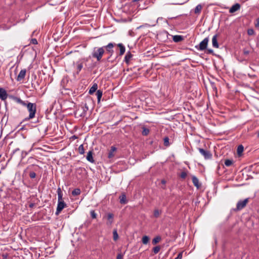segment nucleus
Returning a JSON list of instances; mask_svg holds the SVG:
<instances>
[{
    "mask_svg": "<svg viewBox=\"0 0 259 259\" xmlns=\"http://www.w3.org/2000/svg\"><path fill=\"white\" fill-rule=\"evenodd\" d=\"M10 98L21 105L26 107L29 113V116L24 119V121H28L33 118L36 112V105L35 103H32L28 101H24L20 98L14 96H10Z\"/></svg>",
    "mask_w": 259,
    "mask_h": 259,
    "instance_id": "f257e3e1",
    "label": "nucleus"
},
{
    "mask_svg": "<svg viewBox=\"0 0 259 259\" xmlns=\"http://www.w3.org/2000/svg\"><path fill=\"white\" fill-rule=\"evenodd\" d=\"M40 167L38 165L35 164H31L28 166L24 170V172H29V175L31 179H34L36 177L35 171H37Z\"/></svg>",
    "mask_w": 259,
    "mask_h": 259,
    "instance_id": "f03ea898",
    "label": "nucleus"
},
{
    "mask_svg": "<svg viewBox=\"0 0 259 259\" xmlns=\"http://www.w3.org/2000/svg\"><path fill=\"white\" fill-rule=\"evenodd\" d=\"M92 58L95 59L97 61V51L95 50V48L92 54V56L89 57V58L87 60V66L91 70H92L96 66V61H94Z\"/></svg>",
    "mask_w": 259,
    "mask_h": 259,
    "instance_id": "7ed1b4c3",
    "label": "nucleus"
},
{
    "mask_svg": "<svg viewBox=\"0 0 259 259\" xmlns=\"http://www.w3.org/2000/svg\"><path fill=\"white\" fill-rule=\"evenodd\" d=\"M249 198H246L244 200H240L237 203L236 207L234 209L235 211H238L244 208L249 202Z\"/></svg>",
    "mask_w": 259,
    "mask_h": 259,
    "instance_id": "20e7f679",
    "label": "nucleus"
},
{
    "mask_svg": "<svg viewBox=\"0 0 259 259\" xmlns=\"http://www.w3.org/2000/svg\"><path fill=\"white\" fill-rule=\"evenodd\" d=\"M208 41L209 38L207 37L201 41L198 46H195V48L199 51H204L207 49Z\"/></svg>",
    "mask_w": 259,
    "mask_h": 259,
    "instance_id": "39448f33",
    "label": "nucleus"
},
{
    "mask_svg": "<svg viewBox=\"0 0 259 259\" xmlns=\"http://www.w3.org/2000/svg\"><path fill=\"white\" fill-rule=\"evenodd\" d=\"M198 150L205 159H210L212 158V154L208 150L199 148Z\"/></svg>",
    "mask_w": 259,
    "mask_h": 259,
    "instance_id": "423d86ee",
    "label": "nucleus"
},
{
    "mask_svg": "<svg viewBox=\"0 0 259 259\" xmlns=\"http://www.w3.org/2000/svg\"><path fill=\"white\" fill-rule=\"evenodd\" d=\"M66 207V204L64 201L58 202L57 209L55 214L58 215L63 208Z\"/></svg>",
    "mask_w": 259,
    "mask_h": 259,
    "instance_id": "0eeeda50",
    "label": "nucleus"
},
{
    "mask_svg": "<svg viewBox=\"0 0 259 259\" xmlns=\"http://www.w3.org/2000/svg\"><path fill=\"white\" fill-rule=\"evenodd\" d=\"M115 45V44L110 42L108 44L107 46H105L104 48L106 49V52L110 54V57H111L114 51L113 50V48Z\"/></svg>",
    "mask_w": 259,
    "mask_h": 259,
    "instance_id": "6e6552de",
    "label": "nucleus"
},
{
    "mask_svg": "<svg viewBox=\"0 0 259 259\" xmlns=\"http://www.w3.org/2000/svg\"><path fill=\"white\" fill-rule=\"evenodd\" d=\"M26 73V70L25 69H22L19 72L16 80L18 81H21L24 78Z\"/></svg>",
    "mask_w": 259,
    "mask_h": 259,
    "instance_id": "1a4fd4ad",
    "label": "nucleus"
},
{
    "mask_svg": "<svg viewBox=\"0 0 259 259\" xmlns=\"http://www.w3.org/2000/svg\"><path fill=\"white\" fill-rule=\"evenodd\" d=\"M8 97V94L6 92V91L2 88H0V99L3 100L5 101L7 99Z\"/></svg>",
    "mask_w": 259,
    "mask_h": 259,
    "instance_id": "9d476101",
    "label": "nucleus"
},
{
    "mask_svg": "<svg viewBox=\"0 0 259 259\" xmlns=\"http://www.w3.org/2000/svg\"><path fill=\"white\" fill-rule=\"evenodd\" d=\"M241 6L239 4L236 3L232 6L229 10V13H234L240 9Z\"/></svg>",
    "mask_w": 259,
    "mask_h": 259,
    "instance_id": "9b49d317",
    "label": "nucleus"
},
{
    "mask_svg": "<svg viewBox=\"0 0 259 259\" xmlns=\"http://www.w3.org/2000/svg\"><path fill=\"white\" fill-rule=\"evenodd\" d=\"M106 218L107 219V224L108 225H111L113 222L114 215L113 213H109L106 215Z\"/></svg>",
    "mask_w": 259,
    "mask_h": 259,
    "instance_id": "f8f14e48",
    "label": "nucleus"
},
{
    "mask_svg": "<svg viewBox=\"0 0 259 259\" xmlns=\"http://www.w3.org/2000/svg\"><path fill=\"white\" fill-rule=\"evenodd\" d=\"M218 35H214L212 38V45L215 48H219V45L217 40Z\"/></svg>",
    "mask_w": 259,
    "mask_h": 259,
    "instance_id": "ddd939ff",
    "label": "nucleus"
},
{
    "mask_svg": "<svg viewBox=\"0 0 259 259\" xmlns=\"http://www.w3.org/2000/svg\"><path fill=\"white\" fill-rule=\"evenodd\" d=\"M133 55L131 54L130 52H128L125 57H124V61L127 64H129L131 60V58L133 57Z\"/></svg>",
    "mask_w": 259,
    "mask_h": 259,
    "instance_id": "4468645a",
    "label": "nucleus"
},
{
    "mask_svg": "<svg viewBox=\"0 0 259 259\" xmlns=\"http://www.w3.org/2000/svg\"><path fill=\"white\" fill-rule=\"evenodd\" d=\"M58 202L64 201L63 200V194L62 190L60 187L57 189Z\"/></svg>",
    "mask_w": 259,
    "mask_h": 259,
    "instance_id": "2eb2a0df",
    "label": "nucleus"
},
{
    "mask_svg": "<svg viewBox=\"0 0 259 259\" xmlns=\"http://www.w3.org/2000/svg\"><path fill=\"white\" fill-rule=\"evenodd\" d=\"M117 46L119 48V50H120L119 56L123 55L125 51V47L121 43L117 44Z\"/></svg>",
    "mask_w": 259,
    "mask_h": 259,
    "instance_id": "dca6fc26",
    "label": "nucleus"
},
{
    "mask_svg": "<svg viewBox=\"0 0 259 259\" xmlns=\"http://www.w3.org/2000/svg\"><path fill=\"white\" fill-rule=\"evenodd\" d=\"M120 203L121 204H126L127 201L126 199V195L124 193H122L121 195L119 196Z\"/></svg>",
    "mask_w": 259,
    "mask_h": 259,
    "instance_id": "f3484780",
    "label": "nucleus"
},
{
    "mask_svg": "<svg viewBox=\"0 0 259 259\" xmlns=\"http://www.w3.org/2000/svg\"><path fill=\"white\" fill-rule=\"evenodd\" d=\"M172 39L175 42H179L182 41L184 39V38L183 36L181 35H176L173 36Z\"/></svg>",
    "mask_w": 259,
    "mask_h": 259,
    "instance_id": "a211bd4d",
    "label": "nucleus"
},
{
    "mask_svg": "<svg viewBox=\"0 0 259 259\" xmlns=\"http://www.w3.org/2000/svg\"><path fill=\"white\" fill-rule=\"evenodd\" d=\"M192 182L194 185L197 188L200 187V185L199 183V180L195 176H193L192 178Z\"/></svg>",
    "mask_w": 259,
    "mask_h": 259,
    "instance_id": "6ab92c4d",
    "label": "nucleus"
},
{
    "mask_svg": "<svg viewBox=\"0 0 259 259\" xmlns=\"http://www.w3.org/2000/svg\"><path fill=\"white\" fill-rule=\"evenodd\" d=\"M97 90V83H94L93 85L90 88L89 91V93L90 95H92Z\"/></svg>",
    "mask_w": 259,
    "mask_h": 259,
    "instance_id": "aec40b11",
    "label": "nucleus"
},
{
    "mask_svg": "<svg viewBox=\"0 0 259 259\" xmlns=\"http://www.w3.org/2000/svg\"><path fill=\"white\" fill-rule=\"evenodd\" d=\"M87 159L91 162H94V160L93 157V152L92 151H89L88 152Z\"/></svg>",
    "mask_w": 259,
    "mask_h": 259,
    "instance_id": "412c9836",
    "label": "nucleus"
},
{
    "mask_svg": "<svg viewBox=\"0 0 259 259\" xmlns=\"http://www.w3.org/2000/svg\"><path fill=\"white\" fill-rule=\"evenodd\" d=\"M104 52H105L104 47L98 49V61H99L101 59Z\"/></svg>",
    "mask_w": 259,
    "mask_h": 259,
    "instance_id": "4be33fe9",
    "label": "nucleus"
},
{
    "mask_svg": "<svg viewBox=\"0 0 259 259\" xmlns=\"http://www.w3.org/2000/svg\"><path fill=\"white\" fill-rule=\"evenodd\" d=\"M202 9V6L201 4L198 5L194 9V13L196 14H199Z\"/></svg>",
    "mask_w": 259,
    "mask_h": 259,
    "instance_id": "5701e85b",
    "label": "nucleus"
},
{
    "mask_svg": "<svg viewBox=\"0 0 259 259\" xmlns=\"http://www.w3.org/2000/svg\"><path fill=\"white\" fill-rule=\"evenodd\" d=\"M116 148L114 147V146H112L111 148V149L108 153V157L109 158H111L112 157H113L114 156V154H113V153L116 151Z\"/></svg>",
    "mask_w": 259,
    "mask_h": 259,
    "instance_id": "b1692460",
    "label": "nucleus"
},
{
    "mask_svg": "<svg viewBox=\"0 0 259 259\" xmlns=\"http://www.w3.org/2000/svg\"><path fill=\"white\" fill-rule=\"evenodd\" d=\"M244 150V147L242 145H240L238 146L237 149V154L239 156H241Z\"/></svg>",
    "mask_w": 259,
    "mask_h": 259,
    "instance_id": "393cba45",
    "label": "nucleus"
},
{
    "mask_svg": "<svg viewBox=\"0 0 259 259\" xmlns=\"http://www.w3.org/2000/svg\"><path fill=\"white\" fill-rule=\"evenodd\" d=\"M31 151V149H30L28 151H25V150H23L22 151V152H21V159L22 160L23 159H24L29 154V153Z\"/></svg>",
    "mask_w": 259,
    "mask_h": 259,
    "instance_id": "a878e982",
    "label": "nucleus"
},
{
    "mask_svg": "<svg viewBox=\"0 0 259 259\" xmlns=\"http://www.w3.org/2000/svg\"><path fill=\"white\" fill-rule=\"evenodd\" d=\"M83 67V65L81 63L77 62L76 64V68L77 69V73H78V72L82 69Z\"/></svg>",
    "mask_w": 259,
    "mask_h": 259,
    "instance_id": "bb28decb",
    "label": "nucleus"
},
{
    "mask_svg": "<svg viewBox=\"0 0 259 259\" xmlns=\"http://www.w3.org/2000/svg\"><path fill=\"white\" fill-rule=\"evenodd\" d=\"M149 132L150 131L148 128L144 126L142 127V134L143 136H147L149 134Z\"/></svg>",
    "mask_w": 259,
    "mask_h": 259,
    "instance_id": "cd10ccee",
    "label": "nucleus"
},
{
    "mask_svg": "<svg viewBox=\"0 0 259 259\" xmlns=\"http://www.w3.org/2000/svg\"><path fill=\"white\" fill-rule=\"evenodd\" d=\"M161 237L159 236H157L155 237L152 240V244L154 245L157 244L161 240Z\"/></svg>",
    "mask_w": 259,
    "mask_h": 259,
    "instance_id": "c85d7f7f",
    "label": "nucleus"
},
{
    "mask_svg": "<svg viewBox=\"0 0 259 259\" xmlns=\"http://www.w3.org/2000/svg\"><path fill=\"white\" fill-rule=\"evenodd\" d=\"M149 241V237L148 236L145 235L142 237V243L144 244H147Z\"/></svg>",
    "mask_w": 259,
    "mask_h": 259,
    "instance_id": "c756f323",
    "label": "nucleus"
},
{
    "mask_svg": "<svg viewBox=\"0 0 259 259\" xmlns=\"http://www.w3.org/2000/svg\"><path fill=\"white\" fill-rule=\"evenodd\" d=\"M162 211L161 210H159L158 209H155L154 210L153 215L154 217L156 218H157L159 217L160 214L161 213Z\"/></svg>",
    "mask_w": 259,
    "mask_h": 259,
    "instance_id": "7c9ffc66",
    "label": "nucleus"
},
{
    "mask_svg": "<svg viewBox=\"0 0 259 259\" xmlns=\"http://www.w3.org/2000/svg\"><path fill=\"white\" fill-rule=\"evenodd\" d=\"M80 193V190L79 189H75L72 191V194L73 196H77Z\"/></svg>",
    "mask_w": 259,
    "mask_h": 259,
    "instance_id": "2f4dec72",
    "label": "nucleus"
},
{
    "mask_svg": "<svg viewBox=\"0 0 259 259\" xmlns=\"http://www.w3.org/2000/svg\"><path fill=\"white\" fill-rule=\"evenodd\" d=\"M233 161L230 159H226L225 161V164L227 166H230L233 164Z\"/></svg>",
    "mask_w": 259,
    "mask_h": 259,
    "instance_id": "473e14b6",
    "label": "nucleus"
},
{
    "mask_svg": "<svg viewBox=\"0 0 259 259\" xmlns=\"http://www.w3.org/2000/svg\"><path fill=\"white\" fill-rule=\"evenodd\" d=\"M164 145L166 147H168L169 146V138L167 137H165L164 139Z\"/></svg>",
    "mask_w": 259,
    "mask_h": 259,
    "instance_id": "72a5a7b5",
    "label": "nucleus"
},
{
    "mask_svg": "<svg viewBox=\"0 0 259 259\" xmlns=\"http://www.w3.org/2000/svg\"><path fill=\"white\" fill-rule=\"evenodd\" d=\"M113 240L114 241L117 240L118 238V235L116 230H114L113 232Z\"/></svg>",
    "mask_w": 259,
    "mask_h": 259,
    "instance_id": "f704fd0d",
    "label": "nucleus"
},
{
    "mask_svg": "<svg viewBox=\"0 0 259 259\" xmlns=\"http://www.w3.org/2000/svg\"><path fill=\"white\" fill-rule=\"evenodd\" d=\"M78 152L80 154H83L84 153V148L83 145H80L78 149Z\"/></svg>",
    "mask_w": 259,
    "mask_h": 259,
    "instance_id": "c9c22d12",
    "label": "nucleus"
},
{
    "mask_svg": "<svg viewBox=\"0 0 259 259\" xmlns=\"http://www.w3.org/2000/svg\"><path fill=\"white\" fill-rule=\"evenodd\" d=\"M160 250L159 246H156L153 248V251L155 254L157 253Z\"/></svg>",
    "mask_w": 259,
    "mask_h": 259,
    "instance_id": "e433bc0d",
    "label": "nucleus"
},
{
    "mask_svg": "<svg viewBox=\"0 0 259 259\" xmlns=\"http://www.w3.org/2000/svg\"><path fill=\"white\" fill-rule=\"evenodd\" d=\"M90 214L93 219H96L97 218V214L94 210H91Z\"/></svg>",
    "mask_w": 259,
    "mask_h": 259,
    "instance_id": "4c0bfd02",
    "label": "nucleus"
},
{
    "mask_svg": "<svg viewBox=\"0 0 259 259\" xmlns=\"http://www.w3.org/2000/svg\"><path fill=\"white\" fill-rule=\"evenodd\" d=\"M102 96V91L98 90V104L100 103L101 98Z\"/></svg>",
    "mask_w": 259,
    "mask_h": 259,
    "instance_id": "58836bf2",
    "label": "nucleus"
},
{
    "mask_svg": "<svg viewBox=\"0 0 259 259\" xmlns=\"http://www.w3.org/2000/svg\"><path fill=\"white\" fill-rule=\"evenodd\" d=\"M254 33V30L253 29H249L247 30V34L249 35H252Z\"/></svg>",
    "mask_w": 259,
    "mask_h": 259,
    "instance_id": "ea45409f",
    "label": "nucleus"
},
{
    "mask_svg": "<svg viewBox=\"0 0 259 259\" xmlns=\"http://www.w3.org/2000/svg\"><path fill=\"white\" fill-rule=\"evenodd\" d=\"M187 174L186 172L183 171V172H181V174L180 175V177L182 179H185L186 177H187Z\"/></svg>",
    "mask_w": 259,
    "mask_h": 259,
    "instance_id": "a19ab883",
    "label": "nucleus"
},
{
    "mask_svg": "<svg viewBox=\"0 0 259 259\" xmlns=\"http://www.w3.org/2000/svg\"><path fill=\"white\" fill-rule=\"evenodd\" d=\"M19 151H20V149L19 148H16L15 150H14L13 151V152H12V153H11V157L14 156L15 154V153L16 152Z\"/></svg>",
    "mask_w": 259,
    "mask_h": 259,
    "instance_id": "79ce46f5",
    "label": "nucleus"
},
{
    "mask_svg": "<svg viewBox=\"0 0 259 259\" xmlns=\"http://www.w3.org/2000/svg\"><path fill=\"white\" fill-rule=\"evenodd\" d=\"M183 255V252H180L177 256L175 259H182Z\"/></svg>",
    "mask_w": 259,
    "mask_h": 259,
    "instance_id": "37998d69",
    "label": "nucleus"
},
{
    "mask_svg": "<svg viewBox=\"0 0 259 259\" xmlns=\"http://www.w3.org/2000/svg\"><path fill=\"white\" fill-rule=\"evenodd\" d=\"M31 42L34 45L37 44V41L36 38H32L31 40Z\"/></svg>",
    "mask_w": 259,
    "mask_h": 259,
    "instance_id": "c03bdc74",
    "label": "nucleus"
},
{
    "mask_svg": "<svg viewBox=\"0 0 259 259\" xmlns=\"http://www.w3.org/2000/svg\"><path fill=\"white\" fill-rule=\"evenodd\" d=\"M123 254L121 253H118L117 255L116 259H122L123 258Z\"/></svg>",
    "mask_w": 259,
    "mask_h": 259,
    "instance_id": "a18cd8bd",
    "label": "nucleus"
},
{
    "mask_svg": "<svg viewBox=\"0 0 259 259\" xmlns=\"http://www.w3.org/2000/svg\"><path fill=\"white\" fill-rule=\"evenodd\" d=\"M213 50H211V49H206V53H207V54H212V53H213Z\"/></svg>",
    "mask_w": 259,
    "mask_h": 259,
    "instance_id": "49530a36",
    "label": "nucleus"
},
{
    "mask_svg": "<svg viewBox=\"0 0 259 259\" xmlns=\"http://www.w3.org/2000/svg\"><path fill=\"white\" fill-rule=\"evenodd\" d=\"M256 27H259V18L256 19V23L255 24Z\"/></svg>",
    "mask_w": 259,
    "mask_h": 259,
    "instance_id": "de8ad7c7",
    "label": "nucleus"
},
{
    "mask_svg": "<svg viewBox=\"0 0 259 259\" xmlns=\"http://www.w3.org/2000/svg\"><path fill=\"white\" fill-rule=\"evenodd\" d=\"M249 53V51L246 50H243V54L245 55H248Z\"/></svg>",
    "mask_w": 259,
    "mask_h": 259,
    "instance_id": "09e8293b",
    "label": "nucleus"
},
{
    "mask_svg": "<svg viewBox=\"0 0 259 259\" xmlns=\"http://www.w3.org/2000/svg\"><path fill=\"white\" fill-rule=\"evenodd\" d=\"M35 206V203H31L29 205V207L30 208H33Z\"/></svg>",
    "mask_w": 259,
    "mask_h": 259,
    "instance_id": "8fccbe9b",
    "label": "nucleus"
},
{
    "mask_svg": "<svg viewBox=\"0 0 259 259\" xmlns=\"http://www.w3.org/2000/svg\"><path fill=\"white\" fill-rule=\"evenodd\" d=\"M2 256L4 259H6L8 257V255L7 254H3Z\"/></svg>",
    "mask_w": 259,
    "mask_h": 259,
    "instance_id": "3c124183",
    "label": "nucleus"
},
{
    "mask_svg": "<svg viewBox=\"0 0 259 259\" xmlns=\"http://www.w3.org/2000/svg\"><path fill=\"white\" fill-rule=\"evenodd\" d=\"M161 182L163 185H165L166 184V181L164 180H162Z\"/></svg>",
    "mask_w": 259,
    "mask_h": 259,
    "instance_id": "603ef678",
    "label": "nucleus"
},
{
    "mask_svg": "<svg viewBox=\"0 0 259 259\" xmlns=\"http://www.w3.org/2000/svg\"><path fill=\"white\" fill-rule=\"evenodd\" d=\"M73 138H75V139H76V137H75V136H73Z\"/></svg>",
    "mask_w": 259,
    "mask_h": 259,
    "instance_id": "864d4df0",
    "label": "nucleus"
},
{
    "mask_svg": "<svg viewBox=\"0 0 259 259\" xmlns=\"http://www.w3.org/2000/svg\"><path fill=\"white\" fill-rule=\"evenodd\" d=\"M257 137H259V132L258 133Z\"/></svg>",
    "mask_w": 259,
    "mask_h": 259,
    "instance_id": "5fc2aeb1",
    "label": "nucleus"
}]
</instances>
